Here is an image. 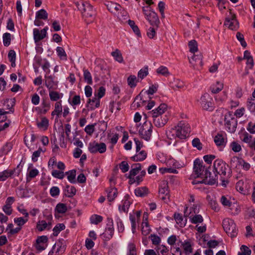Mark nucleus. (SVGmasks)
<instances>
[{"mask_svg":"<svg viewBox=\"0 0 255 255\" xmlns=\"http://www.w3.org/2000/svg\"><path fill=\"white\" fill-rule=\"evenodd\" d=\"M190 128L188 123L184 121L179 122L178 124L166 131L167 137L170 139L178 138L185 139L188 136Z\"/></svg>","mask_w":255,"mask_h":255,"instance_id":"f257e3e1","label":"nucleus"},{"mask_svg":"<svg viewBox=\"0 0 255 255\" xmlns=\"http://www.w3.org/2000/svg\"><path fill=\"white\" fill-rule=\"evenodd\" d=\"M209 167L203 165L202 160L199 158L196 159L194 161L193 172L191 174L192 177H201L211 178L212 174L208 170Z\"/></svg>","mask_w":255,"mask_h":255,"instance_id":"f03ea898","label":"nucleus"},{"mask_svg":"<svg viewBox=\"0 0 255 255\" xmlns=\"http://www.w3.org/2000/svg\"><path fill=\"white\" fill-rule=\"evenodd\" d=\"M75 4L77 8L81 11L84 17L92 18L95 16V11L89 3L79 0L75 2Z\"/></svg>","mask_w":255,"mask_h":255,"instance_id":"7ed1b4c3","label":"nucleus"},{"mask_svg":"<svg viewBox=\"0 0 255 255\" xmlns=\"http://www.w3.org/2000/svg\"><path fill=\"white\" fill-rule=\"evenodd\" d=\"M138 127V133L141 138L146 141L150 139L153 126L150 122L145 121Z\"/></svg>","mask_w":255,"mask_h":255,"instance_id":"20e7f679","label":"nucleus"},{"mask_svg":"<svg viewBox=\"0 0 255 255\" xmlns=\"http://www.w3.org/2000/svg\"><path fill=\"white\" fill-rule=\"evenodd\" d=\"M228 165L224 162L222 160L218 159H216L213 164V171L215 175H212L216 177V180L217 179V175L219 174L223 177L226 176V171L228 169Z\"/></svg>","mask_w":255,"mask_h":255,"instance_id":"39448f33","label":"nucleus"},{"mask_svg":"<svg viewBox=\"0 0 255 255\" xmlns=\"http://www.w3.org/2000/svg\"><path fill=\"white\" fill-rule=\"evenodd\" d=\"M223 227L227 234L231 238L237 235L236 225L233 220L227 218L223 221Z\"/></svg>","mask_w":255,"mask_h":255,"instance_id":"423d86ee","label":"nucleus"},{"mask_svg":"<svg viewBox=\"0 0 255 255\" xmlns=\"http://www.w3.org/2000/svg\"><path fill=\"white\" fill-rule=\"evenodd\" d=\"M142 11L145 16L146 19L148 21L150 24L153 26L158 27L160 21L157 13L148 7L146 9H145V7H143Z\"/></svg>","mask_w":255,"mask_h":255,"instance_id":"0eeeda50","label":"nucleus"},{"mask_svg":"<svg viewBox=\"0 0 255 255\" xmlns=\"http://www.w3.org/2000/svg\"><path fill=\"white\" fill-rule=\"evenodd\" d=\"M224 120L225 125L227 130L231 133L234 132L237 128V123L233 114L230 112L227 113L225 116Z\"/></svg>","mask_w":255,"mask_h":255,"instance_id":"6e6552de","label":"nucleus"},{"mask_svg":"<svg viewBox=\"0 0 255 255\" xmlns=\"http://www.w3.org/2000/svg\"><path fill=\"white\" fill-rule=\"evenodd\" d=\"M159 197L164 202L167 203L169 201L170 195L167 181H162L159 187Z\"/></svg>","mask_w":255,"mask_h":255,"instance_id":"1a4fd4ad","label":"nucleus"},{"mask_svg":"<svg viewBox=\"0 0 255 255\" xmlns=\"http://www.w3.org/2000/svg\"><path fill=\"white\" fill-rule=\"evenodd\" d=\"M88 149L92 153H104L107 150V146L104 142H98L94 141L89 143Z\"/></svg>","mask_w":255,"mask_h":255,"instance_id":"9d476101","label":"nucleus"},{"mask_svg":"<svg viewBox=\"0 0 255 255\" xmlns=\"http://www.w3.org/2000/svg\"><path fill=\"white\" fill-rule=\"evenodd\" d=\"M202 108L205 110L213 111L214 108L212 98L208 94L202 95L199 100Z\"/></svg>","mask_w":255,"mask_h":255,"instance_id":"9b49d317","label":"nucleus"},{"mask_svg":"<svg viewBox=\"0 0 255 255\" xmlns=\"http://www.w3.org/2000/svg\"><path fill=\"white\" fill-rule=\"evenodd\" d=\"M190 179H193L192 181V184L193 185H201L203 183L205 184L213 185L216 182V177L212 176L211 178H205L201 177H192L190 176ZM197 189L201 188V186H197L196 187Z\"/></svg>","mask_w":255,"mask_h":255,"instance_id":"f8f14e48","label":"nucleus"},{"mask_svg":"<svg viewBox=\"0 0 255 255\" xmlns=\"http://www.w3.org/2000/svg\"><path fill=\"white\" fill-rule=\"evenodd\" d=\"M107 222V227L105 232L101 235L103 239L106 241H109L112 239L114 233L113 219L110 218H108Z\"/></svg>","mask_w":255,"mask_h":255,"instance_id":"ddd939ff","label":"nucleus"},{"mask_svg":"<svg viewBox=\"0 0 255 255\" xmlns=\"http://www.w3.org/2000/svg\"><path fill=\"white\" fill-rule=\"evenodd\" d=\"M52 216L51 215L47 216L46 220L39 221L36 225V229L39 231L45 230H50L51 228Z\"/></svg>","mask_w":255,"mask_h":255,"instance_id":"4468645a","label":"nucleus"},{"mask_svg":"<svg viewBox=\"0 0 255 255\" xmlns=\"http://www.w3.org/2000/svg\"><path fill=\"white\" fill-rule=\"evenodd\" d=\"M224 24L231 30H237L239 27V23L236 15L230 12V15L226 18Z\"/></svg>","mask_w":255,"mask_h":255,"instance_id":"2eb2a0df","label":"nucleus"},{"mask_svg":"<svg viewBox=\"0 0 255 255\" xmlns=\"http://www.w3.org/2000/svg\"><path fill=\"white\" fill-rule=\"evenodd\" d=\"M65 249V244L61 241H58L53 245L48 255H61L64 253Z\"/></svg>","mask_w":255,"mask_h":255,"instance_id":"dca6fc26","label":"nucleus"},{"mask_svg":"<svg viewBox=\"0 0 255 255\" xmlns=\"http://www.w3.org/2000/svg\"><path fill=\"white\" fill-rule=\"evenodd\" d=\"M214 141L218 147L224 148L227 142V136L225 133L218 132L214 137Z\"/></svg>","mask_w":255,"mask_h":255,"instance_id":"f3484780","label":"nucleus"},{"mask_svg":"<svg viewBox=\"0 0 255 255\" xmlns=\"http://www.w3.org/2000/svg\"><path fill=\"white\" fill-rule=\"evenodd\" d=\"M189 62L194 69L199 70L203 65L202 55L194 54L192 57L189 59Z\"/></svg>","mask_w":255,"mask_h":255,"instance_id":"a211bd4d","label":"nucleus"},{"mask_svg":"<svg viewBox=\"0 0 255 255\" xmlns=\"http://www.w3.org/2000/svg\"><path fill=\"white\" fill-rule=\"evenodd\" d=\"M48 238L45 236H42L38 237L35 244L36 249L41 252L45 250L47 247Z\"/></svg>","mask_w":255,"mask_h":255,"instance_id":"6ab92c4d","label":"nucleus"},{"mask_svg":"<svg viewBox=\"0 0 255 255\" xmlns=\"http://www.w3.org/2000/svg\"><path fill=\"white\" fill-rule=\"evenodd\" d=\"M48 29V27L47 26L45 27L41 30L37 28L33 29V38L35 42L36 43L44 39L47 35Z\"/></svg>","mask_w":255,"mask_h":255,"instance_id":"aec40b11","label":"nucleus"},{"mask_svg":"<svg viewBox=\"0 0 255 255\" xmlns=\"http://www.w3.org/2000/svg\"><path fill=\"white\" fill-rule=\"evenodd\" d=\"M141 211H133L132 213L129 214V220L131 224V230L133 233L135 232L136 223L138 222L141 216Z\"/></svg>","mask_w":255,"mask_h":255,"instance_id":"412c9836","label":"nucleus"},{"mask_svg":"<svg viewBox=\"0 0 255 255\" xmlns=\"http://www.w3.org/2000/svg\"><path fill=\"white\" fill-rule=\"evenodd\" d=\"M152 117L153 124L157 127H163L168 121V118L166 116H152Z\"/></svg>","mask_w":255,"mask_h":255,"instance_id":"4be33fe9","label":"nucleus"},{"mask_svg":"<svg viewBox=\"0 0 255 255\" xmlns=\"http://www.w3.org/2000/svg\"><path fill=\"white\" fill-rule=\"evenodd\" d=\"M130 201L129 197L127 195L125 196L124 199L122 200L121 204L119 206V210L120 212L127 213L130 205Z\"/></svg>","mask_w":255,"mask_h":255,"instance_id":"5701e85b","label":"nucleus"},{"mask_svg":"<svg viewBox=\"0 0 255 255\" xmlns=\"http://www.w3.org/2000/svg\"><path fill=\"white\" fill-rule=\"evenodd\" d=\"M94 95L95 97L92 99H89L87 103L86 106L90 110H93L99 107L100 105V100L97 97L96 94H94Z\"/></svg>","mask_w":255,"mask_h":255,"instance_id":"b1692460","label":"nucleus"},{"mask_svg":"<svg viewBox=\"0 0 255 255\" xmlns=\"http://www.w3.org/2000/svg\"><path fill=\"white\" fill-rule=\"evenodd\" d=\"M45 84L48 89L49 91L51 90H55L57 88L58 82L54 80L53 78L51 76L45 77Z\"/></svg>","mask_w":255,"mask_h":255,"instance_id":"393cba45","label":"nucleus"},{"mask_svg":"<svg viewBox=\"0 0 255 255\" xmlns=\"http://www.w3.org/2000/svg\"><path fill=\"white\" fill-rule=\"evenodd\" d=\"M62 113V101L57 102L54 104V110L51 113V116H56L57 119L60 118Z\"/></svg>","mask_w":255,"mask_h":255,"instance_id":"a878e982","label":"nucleus"},{"mask_svg":"<svg viewBox=\"0 0 255 255\" xmlns=\"http://www.w3.org/2000/svg\"><path fill=\"white\" fill-rule=\"evenodd\" d=\"M179 242L181 243V247L186 255H189L192 252L193 249L191 242L190 240H185L184 242L179 241Z\"/></svg>","mask_w":255,"mask_h":255,"instance_id":"bb28decb","label":"nucleus"},{"mask_svg":"<svg viewBox=\"0 0 255 255\" xmlns=\"http://www.w3.org/2000/svg\"><path fill=\"white\" fill-rule=\"evenodd\" d=\"M131 169L129 171L128 178L134 177L139 173L141 170V166L140 163H136L131 165Z\"/></svg>","mask_w":255,"mask_h":255,"instance_id":"cd10ccee","label":"nucleus"},{"mask_svg":"<svg viewBox=\"0 0 255 255\" xmlns=\"http://www.w3.org/2000/svg\"><path fill=\"white\" fill-rule=\"evenodd\" d=\"M171 87L174 90H183L185 88V85L184 82L178 79H174L171 83Z\"/></svg>","mask_w":255,"mask_h":255,"instance_id":"c85d7f7f","label":"nucleus"},{"mask_svg":"<svg viewBox=\"0 0 255 255\" xmlns=\"http://www.w3.org/2000/svg\"><path fill=\"white\" fill-rule=\"evenodd\" d=\"M107 192V198L109 202H112L117 197L118 191L114 187H111L106 190Z\"/></svg>","mask_w":255,"mask_h":255,"instance_id":"c756f323","label":"nucleus"},{"mask_svg":"<svg viewBox=\"0 0 255 255\" xmlns=\"http://www.w3.org/2000/svg\"><path fill=\"white\" fill-rule=\"evenodd\" d=\"M107 137L109 142L112 144L111 147L112 148L117 143L119 135L117 132L110 131L108 133Z\"/></svg>","mask_w":255,"mask_h":255,"instance_id":"7c9ffc66","label":"nucleus"},{"mask_svg":"<svg viewBox=\"0 0 255 255\" xmlns=\"http://www.w3.org/2000/svg\"><path fill=\"white\" fill-rule=\"evenodd\" d=\"M199 209L197 207L196 205H193L192 206L189 208L186 207L184 210V214L186 217H189L191 215H195L199 213Z\"/></svg>","mask_w":255,"mask_h":255,"instance_id":"2f4dec72","label":"nucleus"},{"mask_svg":"<svg viewBox=\"0 0 255 255\" xmlns=\"http://www.w3.org/2000/svg\"><path fill=\"white\" fill-rule=\"evenodd\" d=\"M165 104H161L157 108L151 111L152 116H161L167 110Z\"/></svg>","mask_w":255,"mask_h":255,"instance_id":"473e14b6","label":"nucleus"},{"mask_svg":"<svg viewBox=\"0 0 255 255\" xmlns=\"http://www.w3.org/2000/svg\"><path fill=\"white\" fill-rule=\"evenodd\" d=\"M136 154L131 157V159L134 161H140L144 160L147 156V153L144 150H139L136 151Z\"/></svg>","mask_w":255,"mask_h":255,"instance_id":"72a5a7b5","label":"nucleus"},{"mask_svg":"<svg viewBox=\"0 0 255 255\" xmlns=\"http://www.w3.org/2000/svg\"><path fill=\"white\" fill-rule=\"evenodd\" d=\"M242 158L234 156L231 158L230 161V166L232 168H239L242 163Z\"/></svg>","mask_w":255,"mask_h":255,"instance_id":"f704fd0d","label":"nucleus"},{"mask_svg":"<svg viewBox=\"0 0 255 255\" xmlns=\"http://www.w3.org/2000/svg\"><path fill=\"white\" fill-rule=\"evenodd\" d=\"M36 125L39 129L46 130L49 126V120L46 117H42L40 122H37Z\"/></svg>","mask_w":255,"mask_h":255,"instance_id":"c9c22d12","label":"nucleus"},{"mask_svg":"<svg viewBox=\"0 0 255 255\" xmlns=\"http://www.w3.org/2000/svg\"><path fill=\"white\" fill-rule=\"evenodd\" d=\"M49 95L51 101L56 102L59 101V100L61 99L63 96L62 93H60L54 90L49 91Z\"/></svg>","mask_w":255,"mask_h":255,"instance_id":"e433bc0d","label":"nucleus"},{"mask_svg":"<svg viewBox=\"0 0 255 255\" xmlns=\"http://www.w3.org/2000/svg\"><path fill=\"white\" fill-rule=\"evenodd\" d=\"M134 193L136 196L144 197L148 194V189L146 187H139L134 190Z\"/></svg>","mask_w":255,"mask_h":255,"instance_id":"4c0bfd02","label":"nucleus"},{"mask_svg":"<svg viewBox=\"0 0 255 255\" xmlns=\"http://www.w3.org/2000/svg\"><path fill=\"white\" fill-rule=\"evenodd\" d=\"M13 170H5L0 172V181H4L8 177H11L14 173Z\"/></svg>","mask_w":255,"mask_h":255,"instance_id":"58836bf2","label":"nucleus"},{"mask_svg":"<svg viewBox=\"0 0 255 255\" xmlns=\"http://www.w3.org/2000/svg\"><path fill=\"white\" fill-rule=\"evenodd\" d=\"M190 222L194 224H198L201 223L203 222V217L199 214L191 215V216L188 217Z\"/></svg>","mask_w":255,"mask_h":255,"instance_id":"ea45409f","label":"nucleus"},{"mask_svg":"<svg viewBox=\"0 0 255 255\" xmlns=\"http://www.w3.org/2000/svg\"><path fill=\"white\" fill-rule=\"evenodd\" d=\"M141 226H142V229H141L142 234L145 236L148 235L150 233L151 230L149 228V225H148V223L147 222V220L146 218L145 220L144 219L143 220V222L142 223Z\"/></svg>","mask_w":255,"mask_h":255,"instance_id":"a19ab883","label":"nucleus"},{"mask_svg":"<svg viewBox=\"0 0 255 255\" xmlns=\"http://www.w3.org/2000/svg\"><path fill=\"white\" fill-rule=\"evenodd\" d=\"M65 174L67 175V179L70 183H75L76 182V172L75 170L73 169L66 172Z\"/></svg>","mask_w":255,"mask_h":255,"instance_id":"79ce46f5","label":"nucleus"},{"mask_svg":"<svg viewBox=\"0 0 255 255\" xmlns=\"http://www.w3.org/2000/svg\"><path fill=\"white\" fill-rule=\"evenodd\" d=\"M67 206L65 204L59 203L57 204L55 212L58 214H64L67 211Z\"/></svg>","mask_w":255,"mask_h":255,"instance_id":"37998d69","label":"nucleus"},{"mask_svg":"<svg viewBox=\"0 0 255 255\" xmlns=\"http://www.w3.org/2000/svg\"><path fill=\"white\" fill-rule=\"evenodd\" d=\"M155 249L158 255H167L169 251L168 248L163 245L156 246Z\"/></svg>","mask_w":255,"mask_h":255,"instance_id":"c03bdc74","label":"nucleus"},{"mask_svg":"<svg viewBox=\"0 0 255 255\" xmlns=\"http://www.w3.org/2000/svg\"><path fill=\"white\" fill-rule=\"evenodd\" d=\"M29 218L17 217L14 219V223L19 227H22L28 221Z\"/></svg>","mask_w":255,"mask_h":255,"instance_id":"a18cd8bd","label":"nucleus"},{"mask_svg":"<svg viewBox=\"0 0 255 255\" xmlns=\"http://www.w3.org/2000/svg\"><path fill=\"white\" fill-rule=\"evenodd\" d=\"M65 191L66 192L65 195L67 197H72L76 194L77 190L74 186L66 185Z\"/></svg>","mask_w":255,"mask_h":255,"instance_id":"49530a36","label":"nucleus"},{"mask_svg":"<svg viewBox=\"0 0 255 255\" xmlns=\"http://www.w3.org/2000/svg\"><path fill=\"white\" fill-rule=\"evenodd\" d=\"M230 148L235 152H239L242 150L241 144L236 141H233L229 145Z\"/></svg>","mask_w":255,"mask_h":255,"instance_id":"de8ad7c7","label":"nucleus"},{"mask_svg":"<svg viewBox=\"0 0 255 255\" xmlns=\"http://www.w3.org/2000/svg\"><path fill=\"white\" fill-rule=\"evenodd\" d=\"M108 10L111 12H115L120 9V5L117 3L109 2L107 4Z\"/></svg>","mask_w":255,"mask_h":255,"instance_id":"09e8293b","label":"nucleus"},{"mask_svg":"<svg viewBox=\"0 0 255 255\" xmlns=\"http://www.w3.org/2000/svg\"><path fill=\"white\" fill-rule=\"evenodd\" d=\"M223 88V83L217 82L215 85H212L211 87V92L213 93H217L221 91Z\"/></svg>","mask_w":255,"mask_h":255,"instance_id":"8fccbe9b","label":"nucleus"},{"mask_svg":"<svg viewBox=\"0 0 255 255\" xmlns=\"http://www.w3.org/2000/svg\"><path fill=\"white\" fill-rule=\"evenodd\" d=\"M128 24L132 28V30L135 33V34L138 37H140L141 36L140 30L138 26L136 25H135L134 21L133 20L129 19L128 20Z\"/></svg>","mask_w":255,"mask_h":255,"instance_id":"3c124183","label":"nucleus"},{"mask_svg":"<svg viewBox=\"0 0 255 255\" xmlns=\"http://www.w3.org/2000/svg\"><path fill=\"white\" fill-rule=\"evenodd\" d=\"M121 110V104L119 102H112L110 103V110L112 113H116Z\"/></svg>","mask_w":255,"mask_h":255,"instance_id":"603ef678","label":"nucleus"},{"mask_svg":"<svg viewBox=\"0 0 255 255\" xmlns=\"http://www.w3.org/2000/svg\"><path fill=\"white\" fill-rule=\"evenodd\" d=\"M111 55L118 62L122 63L123 62V58L122 53L119 50L116 49L115 51L112 52Z\"/></svg>","mask_w":255,"mask_h":255,"instance_id":"864d4df0","label":"nucleus"},{"mask_svg":"<svg viewBox=\"0 0 255 255\" xmlns=\"http://www.w3.org/2000/svg\"><path fill=\"white\" fill-rule=\"evenodd\" d=\"M128 83L131 88L135 87L137 83L138 79L134 75H130L128 78Z\"/></svg>","mask_w":255,"mask_h":255,"instance_id":"5fc2aeb1","label":"nucleus"},{"mask_svg":"<svg viewBox=\"0 0 255 255\" xmlns=\"http://www.w3.org/2000/svg\"><path fill=\"white\" fill-rule=\"evenodd\" d=\"M36 18L46 20L48 18V13L44 9H41L36 13Z\"/></svg>","mask_w":255,"mask_h":255,"instance_id":"6e6d98bb","label":"nucleus"},{"mask_svg":"<svg viewBox=\"0 0 255 255\" xmlns=\"http://www.w3.org/2000/svg\"><path fill=\"white\" fill-rule=\"evenodd\" d=\"M84 78L85 81L89 84H92L93 83L92 77L90 72L87 70L84 69Z\"/></svg>","mask_w":255,"mask_h":255,"instance_id":"4d7b16f0","label":"nucleus"},{"mask_svg":"<svg viewBox=\"0 0 255 255\" xmlns=\"http://www.w3.org/2000/svg\"><path fill=\"white\" fill-rule=\"evenodd\" d=\"M69 104L73 107L77 106L81 103V98L79 95L74 96L71 100H69Z\"/></svg>","mask_w":255,"mask_h":255,"instance_id":"13d9d810","label":"nucleus"},{"mask_svg":"<svg viewBox=\"0 0 255 255\" xmlns=\"http://www.w3.org/2000/svg\"><path fill=\"white\" fill-rule=\"evenodd\" d=\"M149 238L152 242V244L155 246H158L160 245L161 240V238L157 235L155 234H151L149 237Z\"/></svg>","mask_w":255,"mask_h":255,"instance_id":"bf43d9fd","label":"nucleus"},{"mask_svg":"<svg viewBox=\"0 0 255 255\" xmlns=\"http://www.w3.org/2000/svg\"><path fill=\"white\" fill-rule=\"evenodd\" d=\"M56 50L58 56L61 59L67 60V55L63 48L62 47H57Z\"/></svg>","mask_w":255,"mask_h":255,"instance_id":"052dcab7","label":"nucleus"},{"mask_svg":"<svg viewBox=\"0 0 255 255\" xmlns=\"http://www.w3.org/2000/svg\"><path fill=\"white\" fill-rule=\"evenodd\" d=\"M2 38L3 45L5 46H9L11 42V35L9 33H4L3 34Z\"/></svg>","mask_w":255,"mask_h":255,"instance_id":"680f3d73","label":"nucleus"},{"mask_svg":"<svg viewBox=\"0 0 255 255\" xmlns=\"http://www.w3.org/2000/svg\"><path fill=\"white\" fill-rule=\"evenodd\" d=\"M148 74V69L147 67H144L141 69L138 72L137 76L138 79L142 80Z\"/></svg>","mask_w":255,"mask_h":255,"instance_id":"e2e57ef3","label":"nucleus"},{"mask_svg":"<svg viewBox=\"0 0 255 255\" xmlns=\"http://www.w3.org/2000/svg\"><path fill=\"white\" fill-rule=\"evenodd\" d=\"M65 226L63 224H57L53 229V235L54 236H57L58 234L62 230H64Z\"/></svg>","mask_w":255,"mask_h":255,"instance_id":"0e129e2a","label":"nucleus"},{"mask_svg":"<svg viewBox=\"0 0 255 255\" xmlns=\"http://www.w3.org/2000/svg\"><path fill=\"white\" fill-rule=\"evenodd\" d=\"M174 218L176 223L179 224L181 227H183L185 226L186 223L183 221V218L181 214H175Z\"/></svg>","mask_w":255,"mask_h":255,"instance_id":"69168bd1","label":"nucleus"},{"mask_svg":"<svg viewBox=\"0 0 255 255\" xmlns=\"http://www.w3.org/2000/svg\"><path fill=\"white\" fill-rule=\"evenodd\" d=\"M156 72L158 74H161L164 76H167L169 74V72L167 68L163 66H161L158 68H157L156 70Z\"/></svg>","mask_w":255,"mask_h":255,"instance_id":"338daca9","label":"nucleus"},{"mask_svg":"<svg viewBox=\"0 0 255 255\" xmlns=\"http://www.w3.org/2000/svg\"><path fill=\"white\" fill-rule=\"evenodd\" d=\"M103 220V217L100 215H94L90 218V221L92 224L97 225Z\"/></svg>","mask_w":255,"mask_h":255,"instance_id":"774afa93","label":"nucleus"}]
</instances>
